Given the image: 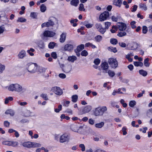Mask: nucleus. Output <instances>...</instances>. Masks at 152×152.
Listing matches in <instances>:
<instances>
[{"instance_id": "obj_1", "label": "nucleus", "mask_w": 152, "mask_h": 152, "mask_svg": "<svg viewBox=\"0 0 152 152\" xmlns=\"http://www.w3.org/2000/svg\"><path fill=\"white\" fill-rule=\"evenodd\" d=\"M72 130L74 132H77L81 134H84L86 130L88 128L84 124L80 125L77 124H73L71 126Z\"/></svg>"}, {"instance_id": "obj_2", "label": "nucleus", "mask_w": 152, "mask_h": 152, "mask_svg": "<svg viewBox=\"0 0 152 152\" xmlns=\"http://www.w3.org/2000/svg\"><path fill=\"white\" fill-rule=\"evenodd\" d=\"M6 88H7L9 91H15L20 94L23 93L25 91V89L22 86L18 83L11 84Z\"/></svg>"}, {"instance_id": "obj_3", "label": "nucleus", "mask_w": 152, "mask_h": 152, "mask_svg": "<svg viewBox=\"0 0 152 152\" xmlns=\"http://www.w3.org/2000/svg\"><path fill=\"white\" fill-rule=\"evenodd\" d=\"M38 65L36 63H28L26 65V69L30 73L33 74L37 71Z\"/></svg>"}, {"instance_id": "obj_4", "label": "nucleus", "mask_w": 152, "mask_h": 152, "mask_svg": "<svg viewBox=\"0 0 152 152\" xmlns=\"http://www.w3.org/2000/svg\"><path fill=\"white\" fill-rule=\"evenodd\" d=\"M107 110V108L106 106H99L95 109L94 114L96 116H102Z\"/></svg>"}, {"instance_id": "obj_5", "label": "nucleus", "mask_w": 152, "mask_h": 152, "mask_svg": "<svg viewBox=\"0 0 152 152\" xmlns=\"http://www.w3.org/2000/svg\"><path fill=\"white\" fill-rule=\"evenodd\" d=\"M56 18L53 17H50L47 22H45L41 25V27L42 28L45 27H50L53 26L54 24V22L56 20Z\"/></svg>"}, {"instance_id": "obj_6", "label": "nucleus", "mask_w": 152, "mask_h": 152, "mask_svg": "<svg viewBox=\"0 0 152 152\" xmlns=\"http://www.w3.org/2000/svg\"><path fill=\"white\" fill-rule=\"evenodd\" d=\"M70 140L69 136L67 133H64L60 136L59 142L60 143L68 142Z\"/></svg>"}, {"instance_id": "obj_7", "label": "nucleus", "mask_w": 152, "mask_h": 152, "mask_svg": "<svg viewBox=\"0 0 152 152\" xmlns=\"http://www.w3.org/2000/svg\"><path fill=\"white\" fill-rule=\"evenodd\" d=\"M108 63L113 68H116L118 66V62L116 58H110L108 59Z\"/></svg>"}, {"instance_id": "obj_8", "label": "nucleus", "mask_w": 152, "mask_h": 152, "mask_svg": "<svg viewBox=\"0 0 152 152\" xmlns=\"http://www.w3.org/2000/svg\"><path fill=\"white\" fill-rule=\"evenodd\" d=\"M51 91L57 95L60 96L63 93L62 89L57 86L52 87L51 88Z\"/></svg>"}, {"instance_id": "obj_9", "label": "nucleus", "mask_w": 152, "mask_h": 152, "mask_svg": "<svg viewBox=\"0 0 152 152\" xmlns=\"http://www.w3.org/2000/svg\"><path fill=\"white\" fill-rule=\"evenodd\" d=\"M110 14L107 11L104 12L101 14L99 17V19L101 21H103L106 20L109 17Z\"/></svg>"}, {"instance_id": "obj_10", "label": "nucleus", "mask_w": 152, "mask_h": 152, "mask_svg": "<svg viewBox=\"0 0 152 152\" xmlns=\"http://www.w3.org/2000/svg\"><path fill=\"white\" fill-rule=\"evenodd\" d=\"M129 48L132 50H136L139 46V44L136 42H132L127 45Z\"/></svg>"}, {"instance_id": "obj_11", "label": "nucleus", "mask_w": 152, "mask_h": 152, "mask_svg": "<svg viewBox=\"0 0 152 152\" xmlns=\"http://www.w3.org/2000/svg\"><path fill=\"white\" fill-rule=\"evenodd\" d=\"M26 56V53L24 50H20L17 55V57L19 59H23Z\"/></svg>"}, {"instance_id": "obj_12", "label": "nucleus", "mask_w": 152, "mask_h": 152, "mask_svg": "<svg viewBox=\"0 0 152 152\" xmlns=\"http://www.w3.org/2000/svg\"><path fill=\"white\" fill-rule=\"evenodd\" d=\"M56 34V33L52 31H45L43 33V35L45 37H52Z\"/></svg>"}, {"instance_id": "obj_13", "label": "nucleus", "mask_w": 152, "mask_h": 152, "mask_svg": "<svg viewBox=\"0 0 152 152\" xmlns=\"http://www.w3.org/2000/svg\"><path fill=\"white\" fill-rule=\"evenodd\" d=\"M117 26L118 29L121 31H123L125 30L126 28V24L123 23H117Z\"/></svg>"}, {"instance_id": "obj_14", "label": "nucleus", "mask_w": 152, "mask_h": 152, "mask_svg": "<svg viewBox=\"0 0 152 152\" xmlns=\"http://www.w3.org/2000/svg\"><path fill=\"white\" fill-rule=\"evenodd\" d=\"M95 26L98 30L102 34H104L106 31V30L102 27L100 23H96L95 25Z\"/></svg>"}, {"instance_id": "obj_15", "label": "nucleus", "mask_w": 152, "mask_h": 152, "mask_svg": "<svg viewBox=\"0 0 152 152\" xmlns=\"http://www.w3.org/2000/svg\"><path fill=\"white\" fill-rule=\"evenodd\" d=\"M93 135V140L96 142H98L101 139V137L100 135H98L95 132H93L92 133Z\"/></svg>"}, {"instance_id": "obj_16", "label": "nucleus", "mask_w": 152, "mask_h": 152, "mask_svg": "<svg viewBox=\"0 0 152 152\" xmlns=\"http://www.w3.org/2000/svg\"><path fill=\"white\" fill-rule=\"evenodd\" d=\"M72 69V66L70 65L65 66L62 68V70L65 73H69Z\"/></svg>"}, {"instance_id": "obj_17", "label": "nucleus", "mask_w": 152, "mask_h": 152, "mask_svg": "<svg viewBox=\"0 0 152 152\" xmlns=\"http://www.w3.org/2000/svg\"><path fill=\"white\" fill-rule=\"evenodd\" d=\"M66 33L65 32L63 33L60 36V38L59 39L60 42H64L66 39Z\"/></svg>"}, {"instance_id": "obj_18", "label": "nucleus", "mask_w": 152, "mask_h": 152, "mask_svg": "<svg viewBox=\"0 0 152 152\" xmlns=\"http://www.w3.org/2000/svg\"><path fill=\"white\" fill-rule=\"evenodd\" d=\"M6 115H9L11 116H13L15 114V112L14 110L11 109L7 110L5 112Z\"/></svg>"}, {"instance_id": "obj_19", "label": "nucleus", "mask_w": 152, "mask_h": 152, "mask_svg": "<svg viewBox=\"0 0 152 152\" xmlns=\"http://www.w3.org/2000/svg\"><path fill=\"white\" fill-rule=\"evenodd\" d=\"M73 45L69 44L66 45L64 47V50L67 51H71L73 49Z\"/></svg>"}, {"instance_id": "obj_20", "label": "nucleus", "mask_w": 152, "mask_h": 152, "mask_svg": "<svg viewBox=\"0 0 152 152\" xmlns=\"http://www.w3.org/2000/svg\"><path fill=\"white\" fill-rule=\"evenodd\" d=\"M92 109L91 106L87 105L83 109V113H85L89 112Z\"/></svg>"}, {"instance_id": "obj_21", "label": "nucleus", "mask_w": 152, "mask_h": 152, "mask_svg": "<svg viewBox=\"0 0 152 152\" xmlns=\"http://www.w3.org/2000/svg\"><path fill=\"white\" fill-rule=\"evenodd\" d=\"M122 0H114L113 4L116 6L120 7L122 3Z\"/></svg>"}, {"instance_id": "obj_22", "label": "nucleus", "mask_w": 152, "mask_h": 152, "mask_svg": "<svg viewBox=\"0 0 152 152\" xmlns=\"http://www.w3.org/2000/svg\"><path fill=\"white\" fill-rule=\"evenodd\" d=\"M24 115L26 117L32 116L34 115L33 113L29 110H26L25 111Z\"/></svg>"}, {"instance_id": "obj_23", "label": "nucleus", "mask_w": 152, "mask_h": 152, "mask_svg": "<svg viewBox=\"0 0 152 152\" xmlns=\"http://www.w3.org/2000/svg\"><path fill=\"white\" fill-rule=\"evenodd\" d=\"M139 7L141 10L146 11L147 10L146 5L145 3H140L139 4Z\"/></svg>"}, {"instance_id": "obj_24", "label": "nucleus", "mask_w": 152, "mask_h": 152, "mask_svg": "<svg viewBox=\"0 0 152 152\" xmlns=\"http://www.w3.org/2000/svg\"><path fill=\"white\" fill-rule=\"evenodd\" d=\"M139 74L143 77L146 76L148 75L147 72L143 69H140L139 71Z\"/></svg>"}, {"instance_id": "obj_25", "label": "nucleus", "mask_w": 152, "mask_h": 152, "mask_svg": "<svg viewBox=\"0 0 152 152\" xmlns=\"http://www.w3.org/2000/svg\"><path fill=\"white\" fill-rule=\"evenodd\" d=\"M31 142H25L22 143V145L23 146L29 148L31 147Z\"/></svg>"}, {"instance_id": "obj_26", "label": "nucleus", "mask_w": 152, "mask_h": 152, "mask_svg": "<svg viewBox=\"0 0 152 152\" xmlns=\"http://www.w3.org/2000/svg\"><path fill=\"white\" fill-rule=\"evenodd\" d=\"M77 57L74 56H70L68 57V60L72 62H74L77 59Z\"/></svg>"}, {"instance_id": "obj_27", "label": "nucleus", "mask_w": 152, "mask_h": 152, "mask_svg": "<svg viewBox=\"0 0 152 152\" xmlns=\"http://www.w3.org/2000/svg\"><path fill=\"white\" fill-rule=\"evenodd\" d=\"M79 2V0H72L70 2L71 5L77 7Z\"/></svg>"}, {"instance_id": "obj_28", "label": "nucleus", "mask_w": 152, "mask_h": 152, "mask_svg": "<svg viewBox=\"0 0 152 152\" xmlns=\"http://www.w3.org/2000/svg\"><path fill=\"white\" fill-rule=\"evenodd\" d=\"M46 69L42 67L38 66L37 71L40 73H43L45 72Z\"/></svg>"}, {"instance_id": "obj_29", "label": "nucleus", "mask_w": 152, "mask_h": 152, "mask_svg": "<svg viewBox=\"0 0 152 152\" xmlns=\"http://www.w3.org/2000/svg\"><path fill=\"white\" fill-rule=\"evenodd\" d=\"M78 97L77 95L75 94L73 95L72 96V102L75 103L78 100Z\"/></svg>"}, {"instance_id": "obj_30", "label": "nucleus", "mask_w": 152, "mask_h": 152, "mask_svg": "<svg viewBox=\"0 0 152 152\" xmlns=\"http://www.w3.org/2000/svg\"><path fill=\"white\" fill-rule=\"evenodd\" d=\"M102 67L104 70L107 69L108 68V65L106 62H104L102 64Z\"/></svg>"}, {"instance_id": "obj_31", "label": "nucleus", "mask_w": 152, "mask_h": 152, "mask_svg": "<svg viewBox=\"0 0 152 152\" xmlns=\"http://www.w3.org/2000/svg\"><path fill=\"white\" fill-rule=\"evenodd\" d=\"M84 45L83 44H81L77 47L76 50L78 52H80L81 50L84 48Z\"/></svg>"}, {"instance_id": "obj_32", "label": "nucleus", "mask_w": 152, "mask_h": 152, "mask_svg": "<svg viewBox=\"0 0 152 152\" xmlns=\"http://www.w3.org/2000/svg\"><path fill=\"white\" fill-rule=\"evenodd\" d=\"M134 64L136 66H142L143 65V63L140 61L134 62Z\"/></svg>"}, {"instance_id": "obj_33", "label": "nucleus", "mask_w": 152, "mask_h": 152, "mask_svg": "<svg viewBox=\"0 0 152 152\" xmlns=\"http://www.w3.org/2000/svg\"><path fill=\"white\" fill-rule=\"evenodd\" d=\"M26 21V19L23 17H19L18 18L17 21L18 22L24 23Z\"/></svg>"}, {"instance_id": "obj_34", "label": "nucleus", "mask_w": 152, "mask_h": 152, "mask_svg": "<svg viewBox=\"0 0 152 152\" xmlns=\"http://www.w3.org/2000/svg\"><path fill=\"white\" fill-rule=\"evenodd\" d=\"M35 51L34 49L31 48L27 50V52L29 53L30 56H33L34 55V54L32 52H34Z\"/></svg>"}, {"instance_id": "obj_35", "label": "nucleus", "mask_w": 152, "mask_h": 152, "mask_svg": "<svg viewBox=\"0 0 152 152\" xmlns=\"http://www.w3.org/2000/svg\"><path fill=\"white\" fill-rule=\"evenodd\" d=\"M107 49L109 51L113 52L114 53H116L117 51L116 48L115 47H110L108 48Z\"/></svg>"}, {"instance_id": "obj_36", "label": "nucleus", "mask_w": 152, "mask_h": 152, "mask_svg": "<svg viewBox=\"0 0 152 152\" xmlns=\"http://www.w3.org/2000/svg\"><path fill=\"white\" fill-rule=\"evenodd\" d=\"M102 39V37L100 35L96 36L94 38L96 42H99L101 41Z\"/></svg>"}, {"instance_id": "obj_37", "label": "nucleus", "mask_w": 152, "mask_h": 152, "mask_svg": "<svg viewBox=\"0 0 152 152\" xmlns=\"http://www.w3.org/2000/svg\"><path fill=\"white\" fill-rule=\"evenodd\" d=\"M107 72L108 74V75L110 77H113L115 74L114 72L110 70H108Z\"/></svg>"}, {"instance_id": "obj_38", "label": "nucleus", "mask_w": 152, "mask_h": 152, "mask_svg": "<svg viewBox=\"0 0 152 152\" xmlns=\"http://www.w3.org/2000/svg\"><path fill=\"white\" fill-rule=\"evenodd\" d=\"M40 10L42 12H44L46 10V6L44 4H42L40 6Z\"/></svg>"}, {"instance_id": "obj_39", "label": "nucleus", "mask_w": 152, "mask_h": 152, "mask_svg": "<svg viewBox=\"0 0 152 152\" xmlns=\"http://www.w3.org/2000/svg\"><path fill=\"white\" fill-rule=\"evenodd\" d=\"M149 59L148 58H147L144 59V63L145 66L146 67H149L150 65V64L148 62Z\"/></svg>"}, {"instance_id": "obj_40", "label": "nucleus", "mask_w": 152, "mask_h": 152, "mask_svg": "<svg viewBox=\"0 0 152 152\" xmlns=\"http://www.w3.org/2000/svg\"><path fill=\"white\" fill-rule=\"evenodd\" d=\"M13 100V98L12 96H10L7 98H6L5 99L4 103L7 104L10 101H12Z\"/></svg>"}, {"instance_id": "obj_41", "label": "nucleus", "mask_w": 152, "mask_h": 152, "mask_svg": "<svg viewBox=\"0 0 152 152\" xmlns=\"http://www.w3.org/2000/svg\"><path fill=\"white\" fill-rule=\"evenodd\" d=\"M31 147L35 148L39 147L41 146V145L39 143L35 142H31Z\"/></svg>"}, {"instance_id": "obj_42", "label": "nucleus", "mask_w": 152, "mask_h": 152, "mask_svg": "<svg viewBox=\"0 0 152 152\" xmlns=\"http://www.w3.org/2000/svg\"><path fill=\"white\" fill-rule=\"evenodd\" d=\"M136 104V102L135 101L132 100L129 102V105L131 107H133Z\"/></svg>"}, {"instance_id": "obj_43", "label": "nucleus", "mask_w": 152, "mask_h": 152, "mask_svg": "<svg viewBox=\"0 0 152 152\" xmlns=\"http://www.w3.org/2000/svg\"><path fill=\"white\" fill-rule=\"evenodd\" d=\"M2 144L5 145H7L9 146H11L12 141H5L2 142Z\"/></svg>"}, {"instance_id": "obj_44", "label": "nucleus", "mask_w": 152, "mask_h": 152, "mask_svg": "<svg viewBox=\"0 0 152 152\" xmlns=\"http://www.w3.org/2000/svg\"><path fill=\"white\" fill-rule=\"evenodd\" d=\"M110 43L113 45H115L118 43L117 40L116 39H111L110 40Z\"/></svg>"}, {"instance_id": "obj_45", "label": "nucleus", "mask_w": 152, "mask_h": 152, "mask_svg": "<svg viewBox=\"0 0 152 152\" xmlns=\"http://www.w3.org/2000/svg\"><path fill=\"white\" fill-rule=\"evenodd\" d=\"M38 13L37 12H31V13L30 17L33 18H37Z\"/></svg>"}, {"instance_id": "obj_46", "label": "nucleus", "mask_w": 152, "mask_h": 152, "mask_svg": "<svg viewBox=\"0 0 152 152\" xmlns=\"http://www.w3.org/2000/svg\"><path fill=\"white\" fill-rule=\"evenodd\" d=\"M111 23L108 22H105V30L108 29L109 27L110 26Z\"/></svg>"}, {"instance_id": "obj_47", "label": "nucleus", "mask_w": 152, "mask_h": 152, "mask_svg": "<svg viewBox=\"0 0 152 152\" xmlns=\"http://www.w3.org/2000/svg\"><path fill=\"white\" fill-rule=\"evenodd\" d=\"M56 43L53 42H50L49 45H48V47L50 49H53L54 48Z\"/></svg>"}, {"instance_id": "obj_48", "label": "nucleus", "mask_w": 152, "mask_h": 152, "mask_svg": "<svg viewBox=\"0 0 152 152\" xmlns=\"http://www.w3.org/2000/svg\"><path fill=\"white\" fill-rule=\"evenodd\" d=\"M136 22L134 21H133L130 23V24L131 25V27L132 28L134 29L136 27Z\"/></svg>"}, {"instance_id": "obj_49", "label": "nucleus", "mask_w": 152, "mask_h": 152, "mask_svg": "<svg viewBox=\"0 0 152 152\" xmlns=\"http://www.w3.org/2000/svg\"><path fill=\"white\" fill-rule=\"evenodd\" d=\"M5 66L4 65L0 63V73H1L5 70Z\"/></svg>"}, {"instance_id": "obj_50", "label": "nucleus", "mask_w": 152, "mask_h": 152, "mask_svg": "<svg viewBox=\"0 0 152 152\" xmlns=\"http://www.w3.org/2000/svg\"><path fill=\"white\" fill-rule=\"evenodd\" d=\"M11 146L13 147H16L18 146L19 143L18 142L12 141Z\"/></svg>"}, {"instance_id": "obj_51", "label": "nucleus", "mask_w": 152, "mask_h": 152, "mask_svg": "<svg viewBox=\"0 0 152 152\" xmlns=\"http://www.w3.org/2000/svg\"><path fill=\"white\" fill-rule=\"evenodd\" d=\"M126 33L125 32H121L118 33L117 35L120 37H122L126 35Z\"/></svg>"}, {"instance_id": "obj_52", "label": "nucleus", "mask_w": 152, "mask_h": 152, "mask_svg": "<svg viewBox=\"0 0 152 152\" xmlns=\"http://www.w3.org/2000/svg\"><path fill=\"white\" fill-rule=\"evenodd\" d=\"M119 18V16L117 15L116 16L113 15L112 17V19L113 21L115 22H117L118 19Z\"/></svg>"}, {"instance_id": "obj_53", "label": "nucleus", "mask_w": 152, "mask_h": 152, "mask_svg": "<svg viewBox=\"0 0 152 152\" xmlns=\"http://www.w3.org/2000/svg\"><path fill=\"white\" fill-rule=\"evenodd\" d=\"M40 96L45 100H48V98L46 94H42Z\"/></svg>"}, {"instance_id": "obj_54", "label": "nucleus", "mask_w": 152, "mask_h": 152, "mask_svg": "<svg viewBox=\"0 0 152 152\" xmlns=\"http://www.w3.org/2000/svg\"><path fill=\"white\" fill-rule=\"evenodd\" d=\"M64 102L63 104V105L65 107H68L69 106V104L70 103V102L68 101H65L64 100H63Z\"/></svg>"}, {"instance_id": "obj_55", "label": "nucleus", "mask_w": 152, "mask_h": 152, "mask_svg": "<svg viewBox=\"0 0 152 152\" xmlns=\"http://www.w3.org/2000/svg\"><path fill=\"white\" fill-rule=\"evenodd\" d=\"M148 31L147 27L145 26H143L142 28V32L143 34H145Z\"/></svg>"}, {"instance_id": "obj_56", "label": "nucleus", "mask_w": 152, "mask_h": 152, "mask_svg": "<svg viewBox=\"0 0 152 152\" xmlns=\"http://www.w3.org/2000/svg\"><path fill=\"white\" fill-rule=\"evenodd\" d=\"M81 55L82 56H86L88 55V53L86 50H84L82 51L81 53Z\"/></svg>"}, {"instance_id": "obj_57", "label": "nucleus", "mask_w": 152, "mask_h": 152, "mask_svg": "<svg viewBox=\"0 0 152 152\" xmlns=\"http://www.w3.org/2000/svg\"><path fill=\"white\" fill-rule=\"evenodd\" d=\"M127 129L126 127H124L122 128V131L123 132V134L124 135H126L127 134L126 131Z\"/></svg>"}, {"instance_id": "obj_58", "label": "nucleus", "mask_w": 152, "mask_h": 152, "mask_svg": "<svg viewBox=\"0 0 152 152\" xmlns=\"http://www.w3.org/2000/svg\"><path fill=\"white\" fill-rule=\"evenodd\" d=\"M84 25L86 26V28H90L93 26V24L91 23H87V22H85L84 23Z\"/></svg>"}, {"instance_id": "obj_59", "label": "nucleus", "mask_w": 152, "mask_h": 152, "mask_svg": "<svg viewBox=\"0 0 152 152\" xmlns=\"http://www.w3.org/2000/svg\"><path fill=\"white\" fill-rule=\"evenodd\" d=\"M79 10L80 11H85V9L84 8V5L82 4H80L79 7Z\"/></svg>"}, {"instance_id": "obj_60", "label": "nucleus", "mask_w": 152, "mask_h": 152, "mask_svg": "<svg viewBox=\"0 0 152 152\" xmlns=\"http://www.w3.org/2000/svg\"><path fill=\"white\" fill-rule=\"evenodd\" d=\"M17 103L22 106H25L27 104V103L25 102H20L18 101L17 102Z\"/></svg>"}, {"instance_id": "obj_61", "label": "nucleus", "mask_w": 152, "mask_h": 152, "mask_svg": "<svg viewBox=\"0 0 152 152\" xmlns=\"http://www.w3.org/2000/svg\"><path fill=\"white\" fill-rule=\"evenodd\" d=\"M100 62V60L99 58H96L95 59L94 61V63L96 65H99Z\"/></svg>"}, {"instance_id": "obj_62", "label": "nucleus", "mask_w": 152, "mask_h": 152, "mask_svg": "<svg viewBox=\"0 0 152 152\" xmlns=\"http://www.w3.org/2000/svg\"><path fill=\"white\" fill-rule=\"evenodd\" d=\"M79 147L81 148L82 151H84L85 150V147L83 144H80L79 145Z\"/></svg>"}, {"instance_id": "obj_63", "label": "nucleus", "mask_w": 152, "mask_h": 152, "mask_svg": "<svg viewBox=\"0 0 152 152\" xmlns=\"http://www.w3.org/2000/svg\"><path fill=\"white\" fill-rule=\"evenodd\" d=\"M38 47L41 49H43L45 48L44 43L43 42H42L39 44Z\"/></svg>"}, {"instance_id": "obj_64", "label": "nucleus", "mask_w": 152, "mask_h": 152, "mask_svg": "<svg viewBox=\"0 0 152 152\" xmlns=\"http://www.w3.org/2000/svg\"><path fill=\"white\" fill-rule=\"evenodd\" d=\"M105 151L104 150L101 149L99 148L96 149L94 152H105Z\"/></svg>"}]
</instances>
